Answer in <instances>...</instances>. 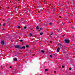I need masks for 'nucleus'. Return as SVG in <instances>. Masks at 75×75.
<instances>
[{
  "label": "nucleus",
  "mask_w": 75,
  "mask_h": 75,
  "mask_svg": "<svg viewBox=\"0 0 75 75\" xmlns=\"http://www.w3.org/2000/svg\"><path fill=\"white\" fill-rule=\"evenodd\" d=\"M64 42L66 44H69L70 42V40L68 39H65L64 40Z\"/></svg>",
  "instance_id": "obj_1"
},
{
  "label": "nucleus",
  "mask_w": 75,
  "mask_h": 75,
  "mask_svg": "<svg viewBox=\"0 0 75 75\" xmlns=\"http://www.w3.org/2000/svg\"><path fill=\"white\" fill-rule=\"evenodd\" d=\"M15 48H18V49H20V47L19 45H16L15 46Z\"/></svg>",
  "instance_id": "obj_2"
},
{
  "label": "nucleus",
  "mask_w": 75,
  "mask_h": 75,
  "mask_svg": "<svg viewBox=\"0 0 75 75\" xmlns=\"http://www.w3.org/2000/svg\"><path fill=\"white\" fill-rule=\"evenodd\" d=\"M25 46H23V47H20V49H21V50H22V49H25Z\"/></svg>",
  "instance_id": "obj_3"
},
{
  "label": "nucleus",
  "mask_w": 75,
  "mask_h": 75,
  "mask_svg": "<svg viewBox=\"0 0 75 75\" xmlns=\"http://www.w3.org/2000/svg\"><path fill=\"white\" fill-rule=\"evenodd\" d=\"M1 44H2V45H3L4 44V41H1Z\"/></svg>",
  "instance_id": "obj_4"
},
{
  "label": "nucleus",
  "mask_w": 75,
  "mask_h": 75,
  "mask_svg": "<svg viewBox=\"0 0 75 75\" xmlns=\"http://www.w3.org/2000/svg\"><path fill=\"white\" fill-rule=\"evenodd\" d=\"M58 45L59 46V47H60V48L62 47V44L61 43H59Z\"/></svg>",
  "instance_id": "obj_5"
},
{
  "label": "nucleus",
  "mask_w": 75,
  "mask_h": 75,
  "mask_svg": "<svg viewBox=\"0 0 75 75\" xmlns=\"http://www.w3.org/2000/svg\"><path fill=\"white\" fill-rule=\"evenodd\" d=\"M14 61H17V58H14Z\"/></svg>",
  "instance_id": "obj_6"
},
{
  "label": "nucleus",
  "mask_w": 75,
  "mask_h": 75,
  "mask_svg": "<svg viewBox=\"0 0 75 75\" xmlns=\"http://www.w3.org/2000/svg\"><path fill=\"white\" fill-rule=\"evenodd\" d=\"M36 30H38V29H40V28H39V27L38 26H37L36 27Z\"/></svg>",
  "instance_id": "obj_7"
},
{
  "label": "nucleus",
  "mask_w": 75,
  "mask_h": 75,
  "mask_svg": "<svg viewBox=\"0 0 75 75\" xmlns=\"http://www.w3.org/2000/svg\"><path fill=\"white\" fill-rule=\"evenodd\" d=\"M43 32H40V35H42L43 34Z\"/></svg>",
  "instance_id": "obj_8"
},
{
  "label": "nucleus",
  "mask_w": 75,
  "mask_h": 75,
  "mask_svg": "<svg viewBox=\"0 0 75 75\" xmlns=\"http://www.w3.org/2000/svg\"><path fill=\"white\" fill-rule=\"evenodd\" d=\"M49 57H51V58H53V57H52V54H51L50 55Z\"/></svg>",
  "instance_id": "obj_9"
},
{
  "label": "nucleus",
  "mask_w": 75,
  "mask_h": 75,
  "mask_svg": "<svg viewBox=\"0 0 75 75\" xmlns=\"http://www.w3.org/2000/svg\"><path fill=\"white\" fill-rule=\"evenodd\" d=\"M45 71L46 72H48V69H45Z\"/></svg>",
  "instance_id": "obj_10"
},
{
  "label": "nucleus",
  "mask_w": 75,
  "mask_h": 75,
  "mask_svg": "<svg viewBox=\"0 0 75 75\" xmlns=\"http://www.w3.org/2000/svg\"><path fill=\"white\" fill-rule=\"evenodd\" d=\"M20 42H23V40L22 39H21L20 40Z\"/></svg>",
  "instance_id": "obj_11"
},
{
  "label": "nucleus",
  "mask_w": 75,
  "mask_h": 75,
  "mask_svg": "<svg viewBox=\"0 0 75 75\" xmlns=\"http://www.w3.org/2000/svg\"><path fill=\"white\" fill-rule=\"evenodd\" d=\"M41 52H42V53H44V51L42 50H41Z\"/></svg>",
  "instance_id": "obj_12"
},
{
  "label": "nucleus",
  "mask_w": 75,
  "mask_h": 75,
  "mask_svg": "<svg viewBox=\"0 0 75 75\" xmlns=\"http://www.w3.org/2000/svg\"><path fill=\"white\" fill-rule=\"evenodd\" d=\"M62 68H65V67L63 65L62 66Z\"/></svg>",
  "instance_id": "obj_13"
},
{
  "label": "nucleus",
  "mask_w": 75,
  "mask_h": 75,
  "mask_svg": "<svg viewBox=\"0 0 75 75\" xmlns=\"http://www.w3.org/2000/svg\"><path fill=\"white\" fill-rule=\"evenodd\" d=\"M60 51V50H57V52H59Z\"/></svg>",
  "instance_id": "obj_14"
},
{
  "label": "nucleus",
  "mask_w": 75,
  "mask_h": 75,
  "mask_svg": "<svg viewBox=\"0 0 75 75\" xmlns=\"http://www.w3.org/2000/svg\"><path fill=\"white\" fill-rule=\"evenodd\" d=\"M30 35H31V36H33V34H32V33H30Z\"/></svg>",
  "instance_id": "obj_15"
},
{
  "label": "nucleus",
  "mask_w": 75,
  "mask_h": 75,
  "mask_svg": "<svg viewBox=\"0 0 75 75\" xmlns=\"http://www.w3.org/2000/svg\"><path fill=\"white\" fill-rule=\"evenodd\" d=\"M60 50V48H59V47H58V48L57 49V50Z\"/></svg>",
  "instance_id": "obj_16"
},
{
  "label": "nucleus",
  "mask_w": 75,
  "mask_h": 75,
  "mask_svg": "<svg viewBox=\"0 0 75 75\" xmlns=\"http://www.w3.org/2000/svg\"><path fill=\"white\" fill-rule=\"evenodd\" d=\"M69 70H72V68L71 67L69 68Z\"/></svg>",
  "instance_id": "obj_17"
},
{
  "label": "nucleus",
  "mask_w": 75,
  "mask_h": 75,
  "mask_svg": "<svg viewBox=\"0 0 75 75\" xmlns=\"http://www.w3.org/2000/svg\"><path fill=\"white\" fill-rule=\"evenodd\" d=\"M52 23H50L49 24V25H52Z\"/></svg>",
  "instance_id": "obj_18"
},
{
  "label": "nucleus",
  "mask_w": 75,
  "mask_h": 75,
  "mask_svg": "<svg viewBox=\"0 0 75 75\" xmlns=\"http://www.w3.org/2000/svg\"><path fill=\"white\" fill-rule=\"evenodd\" d=\"M53 34V33L52 32L51 33V34H50V35H52Z\"/></svg>",
  "instance_id": "obj_19"
},
{
  "label": "nucleus",
  "mask_w": 75,
  "mask_h": 75,
  "mask_svg": "<svg viewBox=\"0 0 75 75\" xmlns=\"http://www.w3.org/2000/svg\"><path fill=\"white\" fill-rule=\"evenodd\" d=\"M26 28H27V27L25 26L24 27V29H26Z\"/></svg>",
  "instance_id": "obj_20"
},
{
  "label": "nucleus",
  "mask_w": 75,
  "mask_h": 75,
  "mask_svg": "<svg viewBox=\"0 0 75 75\" xmlns=\"http://www.w3.org/2000/svg\"><path fill=\"white\" fill-rule=\"evenodd\" d=\"M26 47L27 48H28V47H29V46H28V45H26Z\"/></svg>",
  "instance_id": "obj_21"
},
{
  "label": "nucleus",
  "mask_w": 75,
  "mask_h": 75,
  "mask_svg": "<svg viewBox=\"0 0 75 75\" xmlns=\"http://www.w3.org/2000/svg\"><path fill=\"white\" fill-rule=\"evenodd\" d=\"M5 23H4V24H3V26H5Z\"/></svg>",
  "instance_id": "obj_22"
},
{
  "label": "nucleus",
  "mask_w": 75,
  "mask_h": 75,
  "mask_svg": "<svg viewBox=\"0 0 75 75\" xmlns=\"http://www.w3.org/2000/svg\"><path fill=\"white\" fill-rule=\"evenodd\" d=\"M18 29L20 28V27L18 26Z\"/></svg>",
  "instance_id": "obj_23"
},
{
  "label": "nucleus",
  "mask_w": 75,
  "mask_h": 75,
  "mask_svg": "<svg viewBox=\"0 0 75 75\" xmlns=\"http://www.w3.org/2000/svg\"><path fill=\"white\" fill-rule=\"evenodd\" d=\"M54 73H55V74H56V73H57V72L56 71H54Z\"/></svg>",
  "instance_id": "obj_24"
},
{
  "label": "nucleus",
  "mask_w": 75,
  "mask_h": 75,
  "mask_svg": "<svg viewBox=\"0 0 75 75\" xmlns=\"http://www.w3.org/2000/svg\"><path fill=\"white\" fill-rule=\"evenodd\" d=\"M12 68V67L10 66V68Z\"/></svg>",
  "instance_id": "obj_25"
},
{
  "label": "nucleus",
  "mask_w": 75,
  "mask_h": 75,
  "mask_svg": "<svg viewBox=\"0 0 75 75\" xmlns=\"http://www.w3.org/2000/svg\"><path fill=\"white\" fill-rule=\"evenodd\" d=\"M62 37H65V35H62Z\"/></svg>",
  "instance_id": "obj_26"
},
{
  "label": "nucleus",
  "mask_w": 75,
  "mask_h": 75,
  "mask_svg": "<svg viewBox=\"0 0 75 75\" xmlns=\"http://www.w3.org/2000/svg\"><path fill=\"white\" fill-rule=\"evenodd\" d=\"M52 41H50V43H52Z\"/></svg>",
  "instance_id": "obj_27"
},
{
  "label": "nucleus",
  "mask_w": 75,
  "mask_h": 75,
  "mask_svg": "<svg viewBox=\"0 0 75 75\" xmlns=\"http://www.w3.org/2000/svg\"><path fill=\"white\" fill-rule=\"evenodd\" d=\"M5 30V29H3V30Z\"/></svg>",
  "instance_id": "obj_28"
},
{
  "label": "nucleus",
  "mask_w": 75,
  "mask_h": 75,
  "mask_svg": "<svg viewBox=\"0 0 75 75\" xmlns=\"http://www.w3.org/2000/svg\"><path fill=\"white\" fill-rule=\"evenodd\" d=\"M1 24H0V26H1Z\"/></svg>",
  "instance_id": "obj_29"
},
{
  "label": "nucleus",
  "mask_w": 75,
  "mask_h": 75,
  "mask_svg": "<svg viewBox=\"0 0 75 75\" xmlns=\"http://www.w3.org/2000/svg\"><path fill=\"white\" fill-rule=\"evenodd\" d=\"M59 17H60V18H61V16H59Z\"/></svg>",
  "instance_id": "obj_30"
},
{
  "label": "nucleus",
  "mask_w": 75,
  "mask_h": 75,
  "mask_svg": "<svg viewBox=\"0 0 75 75\" xmlns=\"http://www.w3.org/2000/svg\"><path fill=\"white\" fill-rule=\"evenodd\" d=\"M40 30H42V28H40Z\"/></svg>",
  "instance_id": "obj_31"
},
{
  "label": "nucleus",
  "mask_w": 75,
  "mask_h": 75,
  "mask_svg": "<svg viewBox=\"0 0 75 75\" xmlns=\"http://www.w3.org/2000/svg\"><path fill=\"white\" fill-rule=\"evenodd\" d=\"M1 68H2V66H1Z\"/></svg>",
  "instance_id": "obj_32"
},
{
  "label": "nucleus",
  "mask_w": 75,
  "mask_h": 75,
  "mask_svg": "<svg viewBox=\"0 0 75 75\" xmlns=\"http://www.w3.org/2000/svg\"><path fill=\"white\" fill-rule=\"evenodd\" d=\"M23 35H24V34H23Z\"/></svg>",
  "instance_id": "obj_33"
},
{
  "label": "nucleus",
  "mask_w": 75,
  "mask_h": 75,
  "mask_svg": "<svg viewBox=\"0 0 75 75\" xmlns=\"http://www.w3.org/2000/svg\"><path fill=\"white\" fill-rule=\"evenodd\" d=\"M23 35H24V34H23Z\"/></svg>",
  "instance_id": "obj_34"
}]
</instances>
